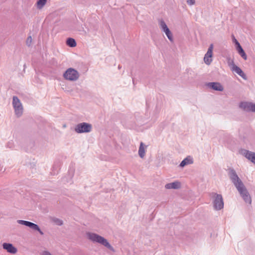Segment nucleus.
<instances>
[{"mask_svg": "<svg viewBox=\"0 0 255 255\" xmlns=\"http://www.w3.org/2000/svg\"><path fill=\"white\" fill-rule=\"evenodd\" d=\"M228 175L232 183L237 188L244 201L249 204L252 203L251 197L235 170L231 167L227 169Z\"/></svg>", "mask_w": 255, "mask_h": 255, "instance_id": "f257e3e1", "label": "nucleus"}, {"mask_svg": "<svg viewBox=\"0 0 255 255\" xmlns=\"http://www.w3.org/2000/svg\"><path fill=\"white\" fill-rule=\"evenodd\" d=\"M86 234L88 239L90 241L101 244L113 252H115L114 248L105 238L94 233L88 232Z\"/></svg>", "mask_w": 255, "mask_h": 255, "instance_id": "f03ea898", "label": "nucleus"}, {"mask_svg": "<svg viewBox=\"0 0 255 255\" xmlns=\"http://www.w3.org/2000/svg\"><path fill=\"white\" fill-rule=\"evenodd\" d=\"M64 78L70 81H75L79 77V72L75 69L69 68L67 69L63 73Z\"/></svg>", "mask_w": 255, "mask_h": 255, "instance_id": "7ed1b4c3", "label": "nucleus"}, {"mask_svg": "<svg viewBox=\"0 0 255 255\" xmlns=\"http://www.w3.org/2000/svg\"><path fill=\"white\" fill-rule=\"evenodd\" d=\"M92 129V125L85 122L77 124L75 128V131L78 133L90 132Z\"/></svg>", "mask_w": 255, "mask_h": 255, "instance_id": "20e7f679", "label": "nucleus"}, {"mask_svg": "<svg viewBox=\"0 0 255 255\" xmlns=\"http://www.w3.org/2000/svg\"><path fill=\"white\" fill-rule=\"evenodd\" d=\"M214 196L213 200V206L215 210H220L224 207V202L222 195L215 193H212Z\"/></svg>", "mask_w": 255, "mask_h": 255, "instance_id": "39448f33", "label": "nucleus"}, {"mask_svg": "<svg viewBox=\"0 0 255 255\" xmlns=\"http://www.w3.org/2000/svg\"><path fill=\"white\" fill-rule=\"evenodd\" d=\"M12 105L14 109L15 115L17 117H20L22 114L23 108L22 104L17 97H13Z\"/></svg>", "mask_w": 255, "mask_h": 255, "instance_id": "423d86ee", "label": "nucleus"}, {"mask_svg": "<svg viewBox=\"0 0 255 255\" xmlns=\"http://www.w3.org/2000/svg\"><path fill=\"white\" fill-rule=\"evenodd\" d=\"M17 222L20 225L28 227L34 231L38 232L41 235H44V233L41 231L39 226L35 223L22 220H18Z\"/></svg>", "mask_w": 255, "mask_h": 255, "instance_id": "0eeeda50", "label": "nucleus"}, {"mask_svg": "<svg viewBox=\"0 0 255 255\" xmlns=\"http://www.w3.org/2000/svg\"><path fill=\"white\" fill-rule=\"evenodd\" d=\"M159 26L161 30L165 32L168 39L171 42H173V39L172 34L163 19L160 20Z\"/></svg>", "mask_w": 255, "mask_h": 255, "instance_id": "6e6552de", "label": "nucleus"}, {"mask_svg": "<svg viewBox=\"0 0 255 255\" xmlns=\"http://www.w3.org/2000/svg\"><path fill=\"white\" fill-rule=\"evenodd\" d=\"M239 107L246 112H255V104L253 103L242 102L240 103Z\"/></svg>", "mask_w": 255, "mask_h": 255, "instance_id": "1a4fd4ad", "label": "nucleus"}, {"mask_svg": "<svg viewBox=\"0 0 255 255\" xmlns=\"http://www.w3.org/2000/svg\"><path fill=\"white\" fill-rule=\"evenodd\" d=\"M206 86L215 91L222 92L224 90V87L222 84L219 82H209L207 83Z\"/></svg>", "mask_w": 255, "mask_h": 255, "instance_id": "9d476101", "label": "nucleus"}, {"mask_svg": "<svg viewBox=\"0 0 255 255\" xmlns=\"http://www.w3.org/2000/svg\"><path fill=\"white\" fill-rule=\"evenodd\" d=\"M241 153L248 159L255 164V152L246 149H242Z\"/></svg>", "mask_w": 255, "mask_h": 255, "instance_id": "9b49d317", "label": "nucleus"}, {"mask_svg": "<svg viewBox=\"0 0 255 255\" xmlns=\"http://www.w3.org/2000/svg\"><path fill=\"white\" fill-rule=\"evenodd\" d=\"M2 248L10 254H14L17 252V249L10 243H4L2 244Z\"/></svg>", "mask_w": 255, "mask_h": 255, "instance_id": "f8f14e48", "label": "nucleus"}, {"mask_svg": "<svg viewBox=\"0 0 255 255\" xmlns=\"http://www.w3.org/2000/svg\"><path fill=\"white\" fill-rule=\"evenodd\" d=\"M231 69L233 71L235 72L244 79H247L246 75L244 73L243 70L239 67L237 66L236 65H234L233 67H232Z\"/></svg>", "mask_w": 255, "mask_h": 255, "instance_id": "ddd939ff", "label": "nucleus"}, {"mask_svg": "<svg viewBox=\"0 0 255 255\" xmlns=\"http://www.w3.org/2000/svg\"><path fill=\"white\" fill-rule=\"evenodd\" d=\"M165 187L166 189H178L181 187V183L178 181H175L166 184Z\"/></svg>", "mask_w": 255, "mask_h": 255, "instance_id": "4468645a", "label": "nucleus"}, {"mask_svg": "<svg viewBox=\"0 0 255 255\" xmlns=\"http://www.w3.org/2000/svg\"><path fill=\"white\" fill-rule=\"evenodd\" d=\"M193 163V158L190 156H188L184 158L180 163V167H184L185 166Z\"/></svg>", "mask_w": 255, "mask_h": 255, "instance_id": "2eb2a0df", "label": "nucleus"}, {"mask_svg": "<svg viewBox=\"0 0 255 255\" xmlns=\"http://www.w3.org/2000/svg\"><path fill=\"white\" fill-rule=\"evenodd\" d=\"M138 154L140 158H142L145 156V149L144 147V144L142 142H141L140 143L139 149H138Z\"/></svg>", "mask_w": 255, "mask_h": 255, "instance_id": "dca6fc26", "label": "nucleus"}, {"mask_svg": "<svg viewBox=\"0 0 255 255\" xmlns=\"http://www.w3.org/2000/svg\"><path fill=\"white\" fill-rule=\"evenodd\" d=\"M66 44L70 47H74L76 46L77 44L76 40L74 38L69 37L67 39Z\"/></svg>", "mask_w": 255, "mask_h": 255, "instance_id": "f3484780", "label": "nucleus"}, {"mask_svg": "<svg viewBox=\"0 0 255 255\" xmlns=\"http://www.w3.org/2000/svg\"><path fill=\"white\" fill-rule=\"evenodd\" d=\"M238 51V53L241 55V56L244 59V60H247V56L245 52V51L244 50L243 48H242V46H238V48H237V49H236Z\"/></svg>", "mask_w": 255, "mask_h": 255, "instance_id": "a211bd4d", "label": "nucleus"}, {"mask_svg": "<svg viewBox=\"0 0 255 255\" xmlns=\"http://www.w3.org/2000/svg\"><path fill=\"white\" fill-rule=\"evenodd\" d=\"M213 44H211L208 48V51L205 55L207 56V57H210V59H212L213 56Z\"/></svg>", "mask_w": 255, "mask_h": 255, "instance_id": "6ab92c4d", "label": "nucleus"}, {"mask_svg": "<svg viewBox=\"0 0 255 255\" xmlns=\"http://www.w3.org/2000/svg\"><path fill=\"white\" fill-rule=\"evenodd\" d=\"M46 2L47 0H38L36 2L37 8H42L46 4Z\"/></svg>", "mask_w": 255, "mask_h": 255, "instance_id": "aec40b11", "label": "nucleus"}, {"mask_svg": "<svg viewBox=\"0 0 255 255\" xmlns=\"http://www.w3.org/2000/svg\"><path fill=\"white\" fill-rule=\"evenodd\" d=\"M204 60L207 65H210L212 61V59H210V57H207L206 55L204 57Z\"/></svg>", "mask_w": 255, "mask_h": 255, "instance_id": "412c9836", "label": "nucleus"}, {"mask_svg": "<svg viewBox=\"0 0 255 255\" xmlns=\"http://www.w3.org/2000/svg\"><path fill=\"white\" fill-rule=\"evenodd\" d=\"M227 62H228L229 66H230L232 65V67H233V65H235L234 60L233 59H232L230 57L227 58Z\"/></svg>", "mask_w": 255, "mask_h": 255, "instance_id": "4be33fe9", "label": "nucleus"}, {"mask_svg": "<svg viewBox=\"0 0 255 255\" xmlns=\"http://www.w3.org/2000/svg\"><path fill=\"white\" fill-rule=\"evenodd\" d=\"M26 44L28 46H30L32 42V37L31 36H29L26 39Z\"/></svg>", "mask_w": 255, "mask_h": 255, "instance_id": "5701e85b", "label": "nucleus"}, {"mask_svg": "<svg viewBox=\"0 0 255 255\" xmlns=\"http://www.w3.org/2000/svg\"><path fill=\"white\" fill-rule=\"evenodd\" d=\"M54 221L57 225L61 226L63 224V221L59 219L56 218Z\"/></svg>", "mask_w": 255, "mask_h": 255, "instance_id": "b1692460", "label": "nucleus"}, {"mask_svg": "<svg viewBox=\"0 0 255 255\" xmlns=\"http://www.w3.org/2000/svg\"><path fill=\"white\" fill-rule=\"evenodd\" d=\"M187 3L188 5H191L195 3V0H187Z\"/></svg>", "mask_w": 255, "mask_h": 255, "instance_id": "393cba45", "label": "nucleus"}, {"mask_svg": "<svg viewBox=\"0 0 255 255\" xmlns=\"http://www.w3.org/2000/svg\"><path fill=\"white\" fill-rule=\"evenodd\" d=\"M13 141H9L7 143V147L11 148H12L13 147Z\"/></svg>", "mask_w": 255, "mask_h": 255, "instance_id": "a878e982", "label": "nucleus"}, {"mask_svg": "<svg viewBox=\"0 0 255 255\" xmlns=\"http://www.w3.org/2000/svg\"><path fill=\"white\" fill-rule=\"evenodd\" d=\"M42 255H52L50 252L48 251H43Z\"/></svg>", "mask_w": 255, "mask_h": 255, "instance_id": "bb28decb", "label": "nucleus"}, {"mask_svg": "<svg viewBox=\"0 0 255 255\" xmlns=\"http://www.w3.org/2000/svg\"><path fill=\"white\" fill-rule=\"evenodd\" d=\"M236 45V49L238 48V46L240 47L241 45H240V43L238 42V41H236L235 43H234Z\"/></svg>", "mask_w": 255, "mask_h": 255, "instance_id": "cd10ccee", "label": "nucleus"}, {"mask_svg": "<svg viewBox=\"0 0 255 255\" xmlns=\"http://www.w3.org/2000/svg\"><path fill=\"white\" fill-rule=\"evenodd\" d=\"M233 41L234 43H235L236 41H237L238 40L235 38V37H234V35H233Z\"/></svg>", "mask_w": 255, "mask_h": 255, "instance_id": "c85d7f7f", "label": "nucleus"}, {"mask_svg": "<svg viewBox=\"0 0 255 255\" xmlns=\"http://www.w3.org/2000/svg\"><path fill=\"white\" fill-rule=\"evenodd\" d=\"M73 174H73V171H72V172H71V174L69 175L70 178L71 179V178H72V177H73Z\"/></svg>", "mask_w": 255, "mask_h": 255, "instance_id": "c756f323", "label": "nucleus"}, {"mask_svg": "<svg viewBox=\"0 0 255 255\" xmlns=\"http://www.w3.org/2000/svg\"><path fill=\"white\" fill-rule=\"evenodd\" d=\"M118 68L119 69H120L121 68V66L119 65Z\"/></svg>", "mask_w": 255, "mask_h": 255, "instance_id": "7c9ffc66", "label": "nucleus"}, {"mask_svg": "<svg viewBox=\"0 0 255 255\" xmlns=\"http://www.w3.org/2000/svg\"><path fill=\"white\" fill-rule=\"evenodd\" d=\"M132 81H133V83H134V79H133V78H132Z\"/></svg>", "mask_w": 255, "mask_h": 255, "instance_id": "2f4dec72", "label": "nucleus"}]
</instances>
